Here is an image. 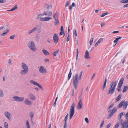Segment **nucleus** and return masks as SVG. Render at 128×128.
Masks as SVG:
<instances>
[{
  "instance_id": "f257e3e1",
  "label": "nucleus",
  "mask_w": 128,
  "mask_h": 128,
  "mask_svg": "<svg viewBox=\"0 0 128 128\" xmlns=\"http://www.w3.org/2000/svg\"><path fill=\"white\" fill-rule=\"evenodd\" d=\"M82 73L83 72L82 71L80 72L79 76L78 74H76L73 77L72 84L76 89L78 85V80L81 79Z\"/></svg>"
},
{
  "instance_id": "f03ea898",
  "label": "nucleus",
  "mask_w": 128,
  "mask_h": 128,
  "mask_svg": "<svg viewBox=\"0 0 128 128\" xmlns=\"http://www.w3.org/2000/svg\"><path fill=\"white\" fill-rule=\"evenodd\" d=\"M22 67L23 70L20 72V74L21 75H25L29 71L28 66L24 63L23 62L22 63Z\"/></svg>"
},
{
  "instance_id": "7ed1b4c3",
  "label": "nucleus",
  "mask_w": 128,
  "mask_h": 128,
  "mask_svg": "<svg viewBox=\"0 0 128 128\" xmlns=\"http://www.w3.org/2000/svg\"><path fill=\"white\" fill-rule=\"evenodd\" d=\"M117 82V81H116L115 83L114 82H112L110 85V89L108 92V94H110L111 95H112L114 93Z\"/></svg>"
},
{
  "instance_id": "20e7f679",
  "label": "nucleus",
  "mask_w": 128,
  "mask_h": 128,
  "mask_svg": "<svg viewBox=\"0 0 128 128\" xmlns=\"http://www.w3.org/2000/svg\"><path fill=\"white\" fill-rule=\"evenodd\" d=\"M43 16H44L43 14H39L37 16L36 19L38 20H40L41 22L49 21L50 20L52 19V18L50 16H48L47 17L42 18V17Z\"/></svg>"
},
{
  "instance_id": "39448f33",
  "label": "nucleus",
  "mask_w": 128,
  "mask_h": 128,
  "mask_svg": "<svg viewBox=\"0 0 128 128\" xmlns=\"http://www.w3.org/2000/svg\"><path fill=\"white\" fill-rule=\"evenodd\" d=\"M28 46L30 49L34 52H36L37 50L36 47L34 42L30 41L28 43Z\"/></svg>"
},
{
  "instance_id": "423d86ee",
  "label": "nucleus",
  "mask_w": 128,
  "mask_h": 128,
  "mask_svg": "<svg viewBox=\"0 0 128 128\" xmlns=\"http://www.w3.org/2000/svg\"><path fill=\"white\" fill-rule=\"evenodd\" d=\"M74 104H72L70 110V120H71L74 114Z\"/></svg>"
},
{
  "instance_id": "0eeeda50",
  "label": "nucleus",
  "mask_w": 128,
  "mask_h": 128,
  "mask_svg": "<svg viewBox=\"0 0 128 128\" xmlns=\"http://www.w3.org/2000/svg\"><path fill=\"white\" fill-rule=\"evenodd\" d=\"M128 106V102H125L124 101H122L121 102L118 106V108H121L122 106L124 108V110L126 109L127 106Z\"/></svg>"
},
{
  "instance_id": "6e6552de",
  "label": "nucleus",
  "mask_w": 128,
  "mask_h": 128,
  "mask_svg": "<svg viewBox=\"0 0 128 128\" xmlns=\"http://www.w3.org/2000/svg\"><path fill=\"white\" fill-rule=\"evenodd\" d=\"M14 101L17 102H22L24 100V98L21 97L17 96H15L13 97Z\"/></svg>"
},
{
  "instance_id": "1a4fd4ad",
  "label": "nucleus",
  "mask_w": 128,
  "mask_h": 128,
  "mask_svg": "<svg viewBox=\"0 0 128 128\" xmlns=\"http://www.w3.org/2000/svg\"><path fill=\"white\" fill-rule=\"evenodd\" d=\"M39 71L40 73L44 74H46L47 72L46 69L42 66H40L39 69Z\"/></svg>"
},
{
  "instance_id": "9d476101",
  "label": "nucleus",
  "mask_w": 128,
  "mask_h": 128,
  "mask_svg": "<svg viewBox=\"0 0 128 128\" xmlns=\"http://www.w3.org/2000/svg\"><path fill=\"white\" fill-rule=\"evenodd\" d=\"M40 28L39 26H37L34 28L33 29L29 31L28 32V34L29 35L31 34L32 33L36 32L37 30L38 29Z\"/></svg>"
},
{
  "instance_id": "9b49d317",
  "label": "nucleus",
  "mask_w": 128,
  "mask_h": 128,
  "mask_svg": "<svg viewBox=\"0 0 128 128\" xmlns=\"http://www.w3.org/2000/svg\"><path fill=\"white\" fill-rule=\"evenodd\" d=\"M30 82L31 84L35 86H38L42 90L43 89V88L42 86L40 85L38 83L35 82L34 80H31L30 81Z\"/></svg>"
},
{
  "instance_id": "f8f14e48",
  "label": "nucleus",
  "mask_w": 128,
  "mask_h": 128,
  "mask_svg": "<svg viewBox=\"0 0 128 128\" xmlns=\"http://www.w3.org/2000/svg\"><path fill=\"white\" fill-rule=\"evenodd\" d=\"M83 108V104L82 102L81 99H80L79 100L78 105L77 106V109L78 110H80Z\"/></svg>"
},
{
  "instance_id": "ddd939ff",
  "label": "nucleus",
  "mask_w": 128,
  "mask_h": 128,
  "mask_svg": "<svg viewBox=\"0 0 128 128\" xmlns=\"http://www.w3.org/2000/svg\"><path fill=\"white\" fill-rule=\"evenodd\" d=\"M24 103L26 105L31 106L32 105V102L28 98H26L24 100Z\"/></svg>"
},
{
  "instance_id": "4468645a",
  "label": "nucleus",
  "mask_w": 128,
  "mask_h": 128,
  "mask_svg": "<svg viewBox=\"0 0 128 128\" xmlns=\"http://www.w3.org/2000/svg\"><path fill=\"white\" fill-rule=\"evenodd\" d=\"M59 39L58 36L56 34H55L53 37L54 42L56 44H57L58 42Z\"/></svg>"
},
{
  "instance_id": "2eb2a0df",
  "label": "nucleus",
  "mask_w": 128,
  "mask_h": 128,
  "mask_svg": "<svg viewBox=\"0 0 128 128\" xmlns=\"http://www.w3.org/2000/svg\"><path fill=\"white\" fill-rule=\"evenodd\" d=\"M4 115L6 118L9 120H11V114L8 112H4Z\"/></svg>"
},
{
  "instance_id": "dca6fc26",
  "label": "nucleus",
  "mask_w": 128,
  "mask_h": 128,
  "mask_svg": "<svg viewBox=\"0 0 128 128\" xmlns=\"http://www.w3.org/2000/svg\"><path fill=\"white\" fill-rule=\"evenodd\" d=\"M52 12L49 10L45 11L43 14L44 16H52Z\"/></svg>"
},
{
  "instance_id": "f3484780",
  "label": "nucleus",
  "mask_w": 128,
  "mask_h": 128,
  "mask_svg": "<svg viewBox=\"0 0 128 128\" xmlns=\"http://www.w3.org/2000/svg\"><path fill=\"white\" fill-rule=\"evenodd\" d=\"M121 125L122 126V128H128V120L126 122H125L121 123Z\"/></svg>"
},
{
  "instance_id": "a211bd4d",
  "label": "nucleus",
  "mask_w": 128,
  "mask_h": 128,
  "mask_svg": "<svg viewBox=\"0 0 128 128\" xmlns=\"http://www.w3.org/2000/svg\"><path fill=\"white\" fill-rule=\"evenodd\" d=\"M29 97L30 99L33 100H35L36 99V97L34 96L33 94L32 93H30L29 94Z\"/></svg>"
},
{
  "instance_id": "6ab92c4d",
  "label": "nucleus",
  "mask_w": 128,
  "mask_h": 128,
  "mask_svg": "<svg viewBox=\"0 0 128 128\" xmlns=\"http://www.w3.org/2000/svg\"><path fill=\"white\" fill-rule=\"evenodd\" d=\"M84 58L86 59H90V57L89 56V53L88 50H86Z\"/></svg>"
},
{
  "instance_id": "aec40b11",
  "label": "nucleus",
  "mask_w": 128,
  "mask_h": 128,
  "mask_svg": "<svg viewBox=\"0 0 128 128\" xmlns=\"http://www.w3.org/2000/svg\"><path fill=\"white\" fill-rule=\"evenodd\" d=\"M103 38H102L99 39L98 42L96 43L95 45V46L96 47L98 46V45L100 44L101 42H103Z\"/></svg>"
},
{
  "instance_id": "412c9836",
  "label": "nucleus",
  "mask_w": 128,
  "mask_h": 128,
  "mask_svg": "<svg viewBox=\"0 0 128 128\" xmlns=\"http://www.w3.org/2000/svg\"><path fill=\"white\" fill-rule=\"evenodd\" d=\"M58 13L57 12H56L54 15H53V18L54 20H56L58 19Z\"/></svg>"
},
{
  "instance_id": "4be33fe9",
  "label": "nucleus",
  "mask_w": 128,
  "mask_h": 128,
  "mask_svg": "<svg viewBox=\"0 0 128 128\" xmlns=\"http://www.w3.org/2000/svg\"><path fill=\"white\" fill-rule=\"evenodd\" d=\"M107 78H106L105 80L104 84L103 85V87L102 88V90L103 92H104V91L105 88H106L107 82Z\"/></svg>"
},
{
  "instance_id": "5701e85b",
  "label": "nucleus",
  "mask_w": 128,
  "mask_h": 128,
  "mask_svg": "<svg viewBox=\"0 0 128 128\" xmlns=\"http://www.w3.org/2000/svg\"><path fill=\"white\" fill-rule=\"evenodd\" d=\"M124 80V78H122L119 82L118 86H122Z\"/></svg>"
},
{
  "instance_id": "b1692460",
  "label": "nucleus",
  "mask_w": 128,
  "mask_h": 128,
  "mask_svg": "<svg viewBox=\"0 0 128 128\" xmlns=\"http://www.w3.org/2000/svg\"><path fill=\"white\" fill-rule=\"evenodd\" d=\"M117 111V108H114L112 110H110L108 111V112H112L113 114H114Z\"/></svg>"
},
{
  "instance_id": "393cba45",
  "label": "nucleus",
  "mask_w": 128,
  "mask_h": 128,
  "mask_svg": "<svg viewBox=\"0 0 128 128\" xmlns=\"http://www.w3.org/2000/svg\"><path fill=\"white\" fill-rule=\"evenodd\" d=\"M42 52L45 55L47 56L50 54L49 52L45 50H43Z\"/></svg>"
},
{
  "instance_id": "a878e982",
  "label": "nucleus",
  "mask_w": 128,
  "mask_h": 128,
  "mask_svg": "<svg viewBox=\"0 0 128 128\" xmlns=\"http://www.w3.org/2000/svg\"><path fill=\"white\" fill-rule=\"evenodd\" d=\"M18 8V6H17L16 5L13 8H12L11 10H8L9 11H14L16 10Z\"/></svg>"
},
{
  "instance_id": "bb28decb",
  "label": "nucleus",
  "mask_w": 128,
  "mask_h": 128,
  "mask_svg": "<svg viewBox=\"0 0 128 128\" xmlns=\"http://www.w3.org/2000/svg\"><path fill=\"white\" fill-rule=\"evenodd\" d=\"M72 69L71 68L70 69V72L69 73V74H68V80H69L70 78L72 76V73L71 72L72 71Z\"/></svg>"
},
{
  "instance_id": "cd10ccee",
  "label": "nucleus",
  "mask_w": 128,
  "mask_h": 128,
  "mask_svg": "<svg viewBox=\"0 0 128 128\" xmlns=\"http://www.w3.org/2000/svg\"><path fill=\"white\" fill-rule=\"evenodd\" d=\"M6 31H4L3 33L1 35V36H4L5 34H8V32L9 31V30L8 29H7L6 30Z\"/></svg>"
},
{
  "instance_id": "c85d7f7f",
  "label": "nucleus",
  "mask_w": 128,
  "mask_h": 128,
  "mask_svg": "<svg viewBox=\"0 0 128 128\" xmlns=\"http://www.w3.org/2000/svg\"><path fill=\"white\" fill-rule=\"evenodd\" d=\"M54 20H55V22L54 23V25L55 26H56L59 24V21L58 19Z\"/></svg>"
},
{
  "instance_id": "c756f323",
  "label": "nucleus",
  "mask_w": 128,
  "mask_h": 128,
  "mask_svg": "<svg viewBox=\"0 0 128 128\" xmlns=\"http://www.w3.org/2000/svg\"><path fill=\"white\" fill-rule=\"evenodd\" d=\"M122 38V37H121L116 38L114 40V42L116 44L118 43V42L119 40L121 39Z\"/></svg>"
},
{
  "instance_id": "7c9ffc66",
  "label": "nucleus",
  "mask_w": 128,
  "mask_h": 128,
  "mask_svg": "<svg viewBox=\"0 0 128 128\" xmlns=\"http://www.w3.org/2000/svg\"><path fill=\"white\" fill-rule=\"evenodd\" d=\"M4 95V93L3 91L2 90H0V97H3Z\"/></svg>"
},
{
  "instance_id": "2f4dec72",
  "label": "nucleus",
  "mask_w": 128,
  "mask_h": 128,
  "mask_svg": "<svg viewBox=\"0 0 128 128\" xmlns=\"http://www.w3.org/2000/svg\"><path fill=\"white\" fill-rule=\"evenodd\" d=\"M40 39V36L38 35H37L36 38V40L37 42H38Z\"/></svg>"
},
{
  "instance_id": "473e14b6",
  "label": "nucleus",
  "mask_w": 128,
  "mask_h": 128,
  "mask_svg": "<svg viewBox=\"0 0 128 128\" xmlns=\"http://www.w3.org/2000/svg\"><path fill=\"white\" fill-rule=\"evenodd\" d=\"M113 114H113V113H112V112H110V114L108 115L107 119H110L113 116Z\"/></svg>"
},
{
  "instance_id": "72a5a7b5",
  "label": "nucleus",
  "mask_w": 128,
  "mask_h": 128,
  "mask_svg": "<svg viewBox=\"0 0 128 128\" xmlns=\"http://www.w3.org/2000/svg\"><path fill=\"white\" fill-rule=\"evenodd\" d=\"M46 7L47 8V9L50 10L52 8V6L51 5H50V6H48L47 5H46Z\"/></svg>"
},
{
  "instance_id": "f704fd0d",
  "label": "nucleus",
  "mask_w": 128,
  "mask_h": 128,
  "mask_svg": "<svg viewBox=\"0 0 128 128\" xmlns=\"http://www.w3.org/2000/svg\"><path fill=\"white\" fill-rule=\"evenodd\" d=\"M60 52V50L58 49L57 51L55 52L53 54L54 56H56L57 54H58V53Z\"/></svg>"
},
{
  "instance_id": "c9c22d12",
  "label": "nucleus",
  "mask_w": 128,
  "mask_h": 128,
  "mask_svg": "<svg viewBox=\"0 0 128 128\" xmlns=\"http://www.w3.org/2000/svg\"><path fill=\"white\" fill-rule=\"evenodd\" d=\"M34 114L33 112H31L30 113V116L31 118V120H32V119L34 117Z\"/></svg>"
},
{
  "instance_id": "e433bc0d",
  "label": "nucleus",
  "mask_w": 128,
  "mask_h": 128,
  "mask_svg": "<svg viewBox=\"0 0 128 128\" xmlns=\"http://www.w3.org/2000/svg\"><path fill=\"white\" fill-rule=\"evenodd\" d=\"M122 96V95L121 94H120L117 97V98L116 99V100L117 101H118L120 100V99H121Z\"/></svg>"
},
{
  "instance_id": "4c0bfd02",
  "label": "nucleus",
  "mask_w": 128,
  "mask_h": 128,
  "mask_svg": "<svg viewBox=\"0 0 128 128\" xmlns=\"http://www.w3.org/2000/svg\"><path fill=\"white\" fill-rule=\"evenodd\" d=\"M120 2L123 3H128V0H122L120 1Z\"/></svg>"
},
{
  "instance_id": "58836bf2",
  "label": "nucleus",
  "mask_w": 128,
  "mask_h": 128,
  "mask_svg": "<svg viewBox=\"0 0 128 128\" xmlns=\"http://www.w3.org/2000/svg\"><path fill=\"white\" fill-rule=\"evenodd\" d=\"M128 89V88L127 87H126L125 88H124L122 92L123 93H124L126 92Z\"/></svg>"
},
{
  "instance_id": "ea45409f",
  "label": "nucleus",
  "mask_w": 128,
  "mask_h": 128,
  "mask_svg": "<svg viewBox=\"0 0 128 128\" xmlns=\"http://www.w3.org/2000/svg\"><path fill=\"white\" fill-rule=\"evenodd\" d=\"M108 12H106L105 13L101 15H100V16L101 17H103L104 16H105L108 14Z\"/></svg>"
},
{
  "instance_id": "a19ab883",
  "label": "nucleus",
  "mask_w": 128,
  "mask_h": 128,
  "mask_svg": "<svg viewBox=\"0 0 128 128\" xmlns=\"http://www.w3.org/2000/svg\"><path fill=\"white\" fill-rule=\"evenodd\" d=\"M68 114L66 115V117L65 118V119H64V120L65 122H67V120H68Z\"/></svg>"
},
{
  "instance_id": "79ce46f5",
  "label": "nucleus",
  "mask_w": 128,
  "mask_h": 128,
  "mask_svg": "<svg viewBox=\"0 0 128 128\" xmlns=\"http://www.w3.org/2000/svg\"><path fill=\"white\" fill-rule=\"evenodd\" d=\"M4 126L5 128H8V124L7 122H5L4 123Z\"/></svg>"
},
{
  "instance_id": "37998d69",
  "label": "nucleus",
  "mask_w": 128,
  "mask_h": 128,
  "mask_svg": "<svg viewBox=\"0 0 128 128\" xmlns=\"http://www.w3.org/2000/svg\"><path fill=\"white\" fill-rule=\"evenodd\" d=\"M26 126L27 128H30V126L28 120H27L26 121Z\"/></svg>"
},
{
  "instance_id": "c03bdc74",
  "label": "nucleus",
  "mask_w": 128,
  "mask_h": 128,
  "mask_svg": "<svg viewBox=\"0 0 128 128\" xmlns=\"http://www.w3.org/2000/svg\"><path fill=\"white\" fill-rule=\"evenodd\" d=\"M93 38H91L90 40V44L91 46L92 45V43H93Z\"/></svg>"
},
{
  "instance_id": "a18cd8bd",
  "label": "nucleus",
  "mask_w": 128,
  "mask_h": 128,
  "mask_svg": "<svg viewBox=\"0 0 128 128\" xmlns=\"http://www.w3.org/2000/svg\"><path fill=\"white\" fill-rule=\"evenodd\" d=\"M73 34L74 35L76 36H77V34L76 32V30H75L74 31H73Z\"/></svg>"
},
{
  "instance_id": "49530a36",
  "label": "nucleus",
  "mask_w": 128,
  "mask_h": 128,
  "mask_svg": "<svg viewBox=\"0 0 128 128\" xmlns=\"http://www.w3.org/2000/svg\"><path fill=\"white\" fill-rule=\"evenodd\" d=\"M40 28L38 29V33H40L41 32V28L39 26Z\"/></svg>"
},
{
  "instance_id": "de8ad7c7",
  "label": "nucleus",
  "mask_w": 128,
  "mask_h": 128,
  "mask_svg": "<svg viewBox=\"0 0 128 128\" xmlns=\"http://www.w3.org/2000/svg\"><path fill=\"white\" fill-rule=\"evenodd\" d=\"M104 120H103L102 122V123H101L100 126V128H101L103 126L104 124Z\"/></svg>"
},
{
  "instance_id": "09e8293b",
  "label": "nucleus",
  "mask_w": 128,
  "mask_h": 128,
  "mask_svg": "<svg viewBox=\"0 0 128 128\" xmlns=\"http://www.w3.org/2000/svg\"><path fill=\"white\" fill-rule=\"evenodd\" d=\"M15 36V35H12L10 36V38L11 40H14V39Z\"/></svg>"
},
{
  "instance_id": "8fccbe9b",
  "label": "nucleus",
  "mask_w": 128,
  "mask_h": 128,
  "mask_svg": "<svg viewBox=\"0 0 128 128\" xmlns=\"http://www.w3.org/2000/svg\"><path fill=\"white\" fill-rule=\"evenodd\" d=\"M78 49L77 48V54H76V60H77L78 58Z\"/></svg>"
},
{
  "instance_id": "3c124183",
  "label": "nucleus",
  "mask_w": 128,
  "mask_h": 128,
  "mask_svg": "<svg viewBox=\"0 0 128 128\" xmlns=\"http://www.w3.org/2000/svg\"><path fill=\"white\" fill-rule=\"evenodd\" d=\"M120 125V123L119 122H118L115 126L114 128H118Z\"/></svg>"
},
{
  "instance_id": "603ef678",
  "label": "nucleus",
  "mask_w": 128,
  "mask_h": 128,
  "mask_svg": "<svg viewBox=\"0 0 128 128\" xmlns=\"http://www.w3.org/2000/svg\"><path fill=\"white\" fill-rule=\"evenodd\" d=\"M122 86H118V90L119 92H121V88Z\"/></svg>"
},
{
  "instance_id": "864d4df0",
  "label": "nucleus",
  "mask_w": 128,
  "mask_h": 128,
  "mask_svg": "<svg viewBox=\"0 0 128 128\" xmlns=\"http://www.w3.org/2000/svg\"><path fill=\"white\" fill-rule=\"evenodd\" d=\"M114 104H111L110 106H109V107L108 108V110H109L111 109L113 106Z\"/></svg>"
},
{
  "instance_id": "5fc2aeb1",
  "label": "nucleus",
  "mask_w": 128,
  "mask_h": 128,
  "mask_svg": "<svg viewBox=\"0 0 128 128\" xmlns=\"http://www.w3.org/2000/svg\"><path fill=\"white\" fill-rule=\"evenodd\" d=\"M6 2V1L4 0H0V3H4Z\"/></svg>"
},
{
  "instance_id": "6e6d98bb",
  "label": "nucleus",
  "mask_w": 128,
  "mask_h": 128,
  "mask_svg": "<svg viewBox=\"0 0 128 128\" xmlns=\"http://www.w3.org/2000/svg\"><path fill=\"white\" fill-rule=\"evenodd\" d=\"M67 122H65L64 128H67Z\"/></svg>"
},
{
  "instance_id": "4d7b16f0",
  "label": "nucleus",
  "mask_w": 128,
  "mask_h": 128,
  "mask_svg": "<svg viewBox=\"0 0 128 128\" xmlns=\"http://www.w3.org/2000/svg\"><path fill=\"white\" fill-rule=\"evenodd\" d=\"M44 61L46 62H50L49 60L48 59L46 58L44 59Z\"/></svg>"
},
{
  "instance_id": "13d9d810",
  "label": "nucleus",
  "mask_w": 128,
  "mask_h": 128,
  "mask_svg": "<svg viewBox=\"0 0 128 128\" xmlns=\"http://www.w3.org/2000/svg\"><path fill=\"white\" fill-rule=\"evenodd\" d=\"M64 31H61L60 34V36H61L64 34Z\"/></svg>"
},
{
  "instance_id": "bf43d9fd",
  "label": "nucleus",
  "mask_w": 128,
  "mask_h": 128,
  "mask_svg": "<svg viewBox=\"0 0 128 128\" xmlns=\"http://www.w3.org/2000/svg\"><path fill=\"white\" fill-rule=\"evenodd\" d=\"M85 120L87 123H89L88 120V118H86L85 119Z\"/></svg>"
},
{
  "instance_id": "052dcab7",
  "label": "nucleus",
  "mask_w": 128,
  "mask_h": 128,
  "mask_svg": "<svg viewBox=\"0 0 128 128\" xmlns=\"http://www.w3.org/2000/svg\"><path fill=\"white\" fill-rule=\"evenodd\" d=\"M8 63H9V65H12V61H11V59H10L9 60Z\"/></svg>"
},
{
  "instance_id": "680f3d73",
  "label": "nucleus",
  "mask_w": 128,
  "mask_h": 128,
  "mask_svg": "<svg viewBox=\"0 0 128 128\" xmlns=\"http://www.w3.org/2000/svg\"><path fill=\"white\" fill-rule=\"evenodd\" d=\"M61 31H64V28L63 26H61V28L60 29Z\"/></svg>"
},
{
  "instance_id": "e2e57ef3",
  "label": "nucleus",
  "mask_w": 128,
  "mask_h": 128,
  "mask_svg": "<svg viewBox=\"0 0 128 128\" xmlns=\"http://www.w3.org/2000/svg\"><path fill=\"white\" fill-rule=\"evenodd\" d=\"M111 124H109L108 125H107L106 126V127L107 128H109V127H110V126H111Z\"/></svg>"
},
{
  "instance_id": "0e129e2a",
  "label": "nucleus",
  "mask_w": 128,
  "mask_h": 128,
  "mask_svg": "<svg viewBox=\"0 0 128 128\" xmlns=\"http://www.w3.org/2000/svg\"><path fill=\"white\" fill-rule=\"evenodd\" d=\"M69 4V2H68V1L66 2V7H67L68 6Z\"/></svg>"
},
{
  "instance_id": "69168bd1",
  "label": "nucleus",
  "mask_w": 128,
  "mask_h": 128,
  "mask_svg": "<svg viewBox=\"0 0 128 128\" xmlns=\"http://www.w3.org/2000/svg\"><path fill=\"white\" fill-rule=\"evenodd\" d=\"M119 31H114V32H112V33L113 34H116V33H118L119 32Z\"/></svg>"
},
{
  "instance_id": "338daca9",
  "label": "nucleus",
  "mask_w": 128,
  "mask_h": 128,
  "mask_svg": "<svg viewBox=\"0 0 128 128\" xmlns=\"http://www.w3.org/2000/svg\"><path fill=\"white\" fill-rule=\"evenodd\" d=\"M122 116V115L121 114H120L119 115V116L118 118L120 120Z\"/></svg>"
},
{
  "instance_id": "774afa93",
  "label": "nucleus",
  "mask_w": 128,
  "mask_h": 128,
  "mask_svg": "<svg viewBox=\"0 0 128 128\" xmlns=\"http://www.w3.org/2000/svg\"><path fill=\"white\" fill-rule=\"evenodd\" d=\"M47 42L49 44L51 43V40H50L48 39L47 40Z\"/></svg>"
}]
</instances>
